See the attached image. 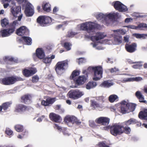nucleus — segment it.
I'll use <instances>...</instances> for the list:
<instances>
[{
	"label": "nucleus",
	"mask_w": 147,
	"mask_h": 147,
	"mask_svg": "<svg viewBox=\"0 0 147 147\" xmlns=\"http://www.w3.org/2000/svg\"><path fill=\"white\" fill-rule=\"evenodd\" d=\"M37 70L35 67H31L28 69H24L23 71V75L26 77H29L35 74Z\"/></svg>",
	"instance_id": "nucleus-16"
},
{
	"label": "nucleus",
	"mask_w": 147,
	"mask_h": 147,
	"mask_svg": "<svg viewBox=\"0 0 147 147\" xmlns=\"http://www.w3.org/2000/svg\"><path fill=\"white\" fill-rule=\"evenodd\" d=\"M137 63L138 64L134 65L132 66V67L135 69H138L140 68L141 66H142V65L140 64V62H136V63Z\"/></svg>",
	"instance_id": "nucleus-50"
},
{
	"label": "nucleus",
	"mask_w": 147,
	"mask_h": 147,
	"mask_svg": "<svg viewBox=\"0 0 147 147\" xmlns=\"http://www.w3.org/2000/svg\"><path fill=\"white\" fill-rule=\"evenodd\" d=\"M133 81H139L142 80V78L140 77L132 78Z\"/></svg>",
	"instance_id": "nucleus-54"
},
{
	"label": "nucleus",
	"mask_w": 147,
	"mask_h": 147,
	"mask_svg": "<svg viewBox=\"0 0 147 147\" xmlns=\"http://www.w3.org/2000/svg\"><path fill=\"white\" fill-rule=\"evenodd\" d=\"M126 27L129 28H131L133 29H135L138 30V27L137 26H135L133 25H129L127 26H125Z\"/></svg>",
	"instance_id": "nucleus-52"
},
{
	"label": "nucleus",
	"mask_w": 147,
	"mask_h": 147,
	"mask_svg": "<svg viewBox=\"0 0 147 147\" xmlns=\"http://www.w3.org/2000/svg\"><path fill=\"white\" fill-rule=\"evenodd\" d=\"M139 117L142 120H146L147 118V109H144L141 111L138 115Z\"/></svg>",
	"instance_id": "nucleus-29"
},
{
	"label": "nucleus",
	"mask_w": 147,
	"mask_h": 147,
	"mask_svg": "<svg viewBox=\"0 0 147 147\" xmlns=\"http://www.w3.org/2000/svg\"><path fill=\"white\" fill-rule=\"evenodd\" d=\"M43 61L45 63H50L51 62V60L50 57H46L43 59Z\"/></svg>",
	"instance_id": "nucleus-51"
},
{
	"label": "nucleus",
	"mask_w": 147,
	"mask_h": 147,
	"mask_svg": "<svg viewBox=\"0 0 147 147\" xmlns=\"http://www.w3.org/2000/svg\"><path fill=\"white\" fill-rule=\"evenodd\" d=\"M69 61L66 60L58 62L56 65L55 70L57 74L60 75L62 74L68 68Z\"/></svg>",
	"instance_id": "nucleus-6"
},
{
	"label": "nucleus",
	"mask_w": 147,
	"mask_h": 147,
	"mask_svg": "<svg viewBox=\"0 0 147 147\" xmlns=\"http://www.w3.org/2000/svg\"><path fill=\"white\" fill-rule=\"evenodd\" d=\"M26 109V106L22 104H18L16 106L15 111L16 113H21L25 111Z\"/></svg>",
	"instance_id": "nucleus-27"
},
{
	"label": "nucleus",
	"mask_w": 147,
	"mask_h": 147,
	"mask_svg": "<svg viewBox=\"0 0 147 147\" xmlns=\"http://www.w3.org/2000/svg\"><path fill=\"white\" fill-rule=\"evenodd\" d=\"M5 132L7 135L10 136L11 135L13 134V131L9 128H6Z\"/></svg>",
	"instance_id": "nucleus-49"
},
{
	"label": "nucleus",
	"mask_w": 147,
	"mask_h": 147,
	"mask_svg": "<svg viewBox=\"0 0 147 147\" xmlns=\"http://www.w3.org/2000/svg\"><path fill=\"white\" fill-rule=\"evenodd\" d=\"M135 95L136 96L139 100L140 102L145 103H146V101L144 100V97L140 91H137Z\"/></svg>",
	"instance_id": "nucleus-32"
},
{
	"label": "nucleus",
	"mask_w": 147,
	"mask_h": 147,
	"mask_svg": "<svg viewBox=\"0 0 147 147\" xmlns=\"http://www.w3.org/2000/svg\"><path fill=\"white\" fill-rule=\"evenodd\" d=\"M14 31V28L0 30V37H4L8 36L12 33Z\"/></svg>",
	"instance_id": "nucleus-17"
},
{
	"label": "nucleus",
	"mask_w": 147,
	"mask_h": 147,
	"mask_svg": "<svg viewBox=\"0 0 147 147\" xmlns=\"http://www.w3.org/2000/svg\"><path fill=\"white\" fill-rule=\"evenodd\" d=\"M124 128V131L127 134L129 133L131 131V129L130 127L128 126L125 127Z\"/></svg>",
	"instance_id": "nucleus-56"
},
{
	"label": "nucleus",
	"mask_w": 147,
	"mask_h": 147,
	"mask_svg": "<svg viewBox=\"0 0 147 147\" xmlns=\"http://www.w3.org/2000/svg\"><path fill=\"white\" fill-rule=\"evenodd\" d=\"M136 45L135 43H133L131 45L126 44L125 48L128 52L132 53L134 52L136 50Z\"/></svg>",
	"instance_id": "nucleus-23"
},
{
	"label": "nucleus",
	"mask_w": 147,
	"mask_h": 147,
	"mask_svg": "<svg viewBox=\"0 0 147 147\" xmlns=\"http://www.w3.org/2000/svg\"><path fill=\"white\" fill-rule=\"evenodd\" d=\"M112 31L115 34H121L122 35H124L127 32V30L124 29L114 30H113Z\"/></svg>",
	"instance_id": "nucleus-36"
},
{
	"label": "nucleus",
	"mask_w": 147,
	"mask_h": 147,
	"mask_svg": "<svg viewBox=\"0 0 147 147\" xmlns=\"http://www.w3.org/2000/svg\"><path fill=\"white\" fill-rule=\"evenodd\" d=\"M53 127L55 129H56L60 131H62L63 134L66 136H69V134L67 131L66 130L65 128L62 127L59 125L57 124L54 123Z\"/></svg>",
	"instance_id": "nucleus-24"
},
{
	"label": "nucleus",
	"mask_w": 147,
	"mask_h": 147,
	"mask_svg": "<svg viewBox=\"0 0 147 147\" xmlns=\"http://www.w3.org/2000/svg\"><path fill=\"white\" fill-rule=\"evenodd\" d=\"M64 121L69 126H72L74 123L78 125L81 123V122L79 120L73 116H68L66 117L64 119Z\"/></svg>",
	"instance_id": "nucleus-11"
},
{
	"label": "nucleus",
	"mask_w": 147,
	"mask_h": 147,
	"mask_svg": "<svg viewBox=\"0 0 147 147\" xmlns=\"http://www.w3.org/2000/svg\"><path fill=\"white\" fill-rule=\"evenodd\" d=\"M98 146L99 147H107L108 146L103 142H100L98 143Z\"/></svg>",
	"instance_id": "nucleus-55"
},
{
	"label": "nucleus",
	"mask_w": 147,
	"mask_h": 147,
	"mask_svg": "<svg viewBox=\"0 0 147 147\" xmlns=\"http://www.w3.org/2000/svg\"><path fill=\"white\" fill-rule=\"evenodd\" d=\"M39 79L38 76L37 75H35L32 77V81L33 82H36L38 81Z\"/></svg>",
	"instance_id": "nucleus-53"
},
{
	"label": "nucleus",
	"mask_w": 147,
	"mask_h": 147,
	"mask_svg": "<svg viewBox=\"0 0 147 147\" xmlns=\"http://www.w3.org/2000/svg\"><path fill=\"white\" fill-rule=\"evenodd\" d=\"M89 125L91 127H93L94 125V123L92 121H89Z\"/></svg>",
	"instance_id": "nucleus-63"
},
{
	"label": "nucleus",
	"mask_w": 147,
	"mask_h": 147,
	"mask_svg": "<svg viewBox=\"0 0 147 147\" xmlns=\"http://www.w3.org/2000/svg\"><path fill=\"white\" fill-rule=\"evenodd\" d=\"M15 130L18 132H22L24 129L23 126L20 124L16 125L15 126Z\"/></svg>",
	"instance_id": "nucleus-39"
},
{
	"label": "nucleus",
	"mask_w": 147,
	"mask_h": 147,
	"mask_svg": "<svg viewBox=\"0 0 147 147\" xmlns=\"http://www.w3.org/2000/svg\"><path fill=\"white\" fill-rule=\"evenodd\" d=\"M99 25L96 22H86L82 23L78 26V27L80 30H85L91 35L95 34V30L98 28Z\"/></svg>",
	"instance_id": "nucleus-3"
},
{
	"label": "nucleus",
	"mask_w": 147,
	"mask_h": 147,
	"mask_svg": "<svg viewBox=\"0 0 147 147\" xmlns=\"http://www.w3.org/2000/svg\"><path fill=\"white\" fill-rule=\"evenodd\" d=\"M37 22L42 26H44L46 24L50 23L52 20L51 18L46 16H41L37 19Z\"/></svg>",
	"instance_id": "nucleus-14"
},
{
	"label": "nucleus",
	"mask_w": 147,
	"mask_h": 147,
	"mask_svg": "<svg viewBox=\"0 0 147 147\" xmlns=\"http://www.w3.org/2000/svg\"><path fill=\"white\" fill-rule=\"evenodd\" d=\"M28 30L26 27L24 26H23L17 30L16 33L18 35L22 36Z\"/></svg>",
	"instance_id": "nucleus-30"
},
{
	"label": "nucleus",
	"mask_w": 147,
	"mask_h": 147,
	"mask_svg": "<svg viewBox=\"0 0 147 147\" xmlns=\"http://www.w3.org/2000/svg\"><path fill=\"white\" fill-rule=\"evenodd\" d=\"M22 99L25 103L29 104L31 102V96L30 95H25L22 97Z\"/></svg>",
	"instance_id": "nucleus-33"
},
{
	"label": "nucleus",
	"mask_w": 147,
	"mask_h": 147,
	"mask_svg": "<svg viewBox=\"0 0 147 147\" xmlns=\"http://www.w3.org/2000/svg\"><path fill=\"white\" fill-rule=\"evenodd\" d=\"M3 59L6 62H7L8 61H13L15 62H16L17 61V59L16 58H13L11 56L5 57Z\"/></svg>",
	"instance_id": "nucleus-38"
},
{
	"label": "nucleus",
	"mask_w": 147,
	"mask_h": 147,
	"mask_svg": "<svg viewBox=\"0 0 147 147\" xmlns=\"http://www.w3.org/2000/svg\"><path fill=\"white\" fill-rule=\"evenodd\" d=\"M42 7L43 10L47 12H49L51 10V5L49 3H43Z\"/></svg>",
	"instance_id": "nucleus-31"
},
{
	"label": "nucleus",
	"mask_w": 147,
	"mask_h": 147,
	"mask_svg": "<svg viewBox=\"0 0 147 147\" xmlns=\"http://www.w3.org/2000/svg\"><path fill=\"white\" fill-rule=\"evenodd\" d=\"M112 5L119 12H125L128 10L127 7L120 1H114L112 3Z\"/></svg>",
	"instance_id": "nucleus-13"
},
{
	"label": "nucleus",
	"mask_w": 147,
	"mask_h": 147,
	"mask_svg": "<svg viewBox=\"0 0 147 147\" xmlns=\"http://www.w3.org/2000/svg\"><path fill=\"white\" fill-rule=\"evenodd\" d=\"M76 61L79 64L85 63L86 62V59L84 58H80L77 59Z\"/></svg>",
	"instance_id": "nucleus-48"
},
{
	"label": "nucleus",
	"mask_w": 147,
	"mask_h": 147,
	"mask_svg": "<svg viewBox=\"0 0 147 147\" xmlns=\"http://www.w3.org/2000/svg\"><path fill=\"white\" fill-rule=\"evenodd\" d=\"M96 19L107 26L112 24L118 16V13L112 12L104 13L101 12L97 13L95 14Z\"/></svg>",
	"instance_id": "nucleus-2"
},
{
	"label": "nucleus",
	"mask_w": 147,
	"mask_h": 147,
	"mask_svg": "<svg viewBox=\"0 0 147 147\" xmlns=\"http://www.w3.org/2000/svg\"><path fill=\"white\" fill-rule=\"evenodd\" d=\"M49 117L52 121L55 122H60L62 120L60 116L53 113H51L49 115Z\"/></svg>",
	"instance_id": "nucleus-21"
},
{
	"label": "nucleus",
	"mask_w": 147,
	"mask_h": 147,
	"mask_svg": "<svg viewBox=\"0 0 147 147\" xmlns=\"http://www.w3.org/2000/svg\"><path fill=\"white\" fill-rule=\"evenodd\" d=\"M8 24V20L6 18H4L1 21V24L3 27H5Z\"/></svg>",
	"instance_id": "nucleus-44"
},
{
	"label": "nucleus",
	"mask_w": 147,
	"mask_h": 147,
	"mask_svg": "<svg viewBox=\"0 0 147 147\" xmlns=\"http://www.w3.org/2000/svg\"><path fill=\"white\" fill-rule=\"evenodd\" d=\"M119 97L118 96L115 94H112L110 95L109 97V101L111 103L117 100Z\"/></svg>",
	"instance_id": "nucleus-37"
},
{
	"label": "nucleus",
	"mask_w": 147,
	"mask_h": 147,
	"mask_svg": "<svg viewBox=\"0 0 147 147\" xmlns=\"http://www.w3.org/2000/svg\"><path fill=\"white\" fill-rule=\"evenodd\" d=\"M22 79L20 77L17 76L7 77L0 79V83L5 85H9L14 84L17 81L21 80Z\"/></svg>",
	"instance_id": "nucleus-7"
},
{
	"label": "nucleus",
	"mask_w": 147,
	"mask_h": 147,
	"mask_svg": "<svg viewBox=\"0 0 147 147\" xmlns=\"http://www.w3.org/2000/svg\"><path fill=\"white\" fill-rule=\"evenodd\" d=\"M118 69L116 68H112L110 70V72L112 73H114L115 71H118Z\"/></svg>",
	"instance_id": "nucleus-62"
},
{
	"label": "nucleus",
	"mask_w": 147,
	"mask_h": 147,
	"mask_svg": "<svg viewBox=\"0 0 147 147\" xmlns=\"http://www.w3.org/2000/svg\"><path fill=\"white\" fill-rule=\"evenodd\" d=\"M13 5L11 9V12L12 15L15 18L18 17V20L20 21L22 17V14L21 13V9L20 7L16 6L15 3H11Z\"/></svg>",
	"instance_id": "nucleus-9"
},
{
	"label": "nucleus",
	"mask_w": 147,
	"mask_h": 147,
	"mask_svg": "<svg viewBox=\"0 0 147 147\" xmlns=\"http://www.w3.org/2000/svg\"><path fill=\"white\" fill-rule=\"evenodd\" d=\"M36 55L40 59H43L45 56L44 51L42 48H38L36 50Z\"/></svg>",
	"instance_id": "nucleus-22"
},
{
	"label": "nucleus",
	"mask_w": 147,
	"mask_h": 147,
	"mask_svg": "<svg viewBox=\"0 0 147 147\" xmlns=\"http://www.w3.org/2000/svg\"><path fill=\"white\" fill-rule=\"evenodd\" d=\"M115 83L112 81L110 80L104 81L100 84V87L102 88H109L114 85Z\"/></svg>",
	"instance_id": "nucleus-20"
},
{
	"label": "nucleus",
	"mask_w": 147,
	"mask_h": 147,
	"mask_svg": "<svg viewBox=\"0 0 147 147\" xmlns=\"http://www.w3.org/2000/svg\"><path fill=\"white\" fill-rule=\"evenodd\" d=\"M133 82L132 78H123L122 82L123 83H125L126 82Z\"/></svg>",
	"instance_id": "nucleus-47"
},
{
	"label": "nucleus",
	"mask_w": 147,
	"mask_h": 147,
	"mask_svg": "<svg viewBox=\"0 0 147 147\" xmlns=\"http://www.w3.org/2000/svg\"><path fill=\"white\" fill-rule=\"evenodd\" d=\"M11 104L12 102L11 101L6 102L2 104L0 106V112H1L3 109L4 111H6Z\"/></svg>",
	"instance_id": "nucleus-28"
},
{
	"label": "nucleus",
	"mask_w": 147,
	"mask_h": 147,
	"mask_svg": "<svg viewBox=\"0 0 147 147\" xmlns=\"http://www.w3.org/2000/svg\"><path fill=\"white\" fill-rule=\"evenodd\" d=\"M19 25V23L17 20L14 21L12 24V26L13 27L15 28V26H18Z\"/></svg>",
	"instance_id": "nucleus-58"
},
{
	"label": "nucleus",
	"mask_w": 147,
	"mask_h": 147,
	"mask_svg": "<svg viewBox=\"0 0 147 147\" xmlns=\"http://www.w3.org/2000/svg\"><path fill=\"white\" fill-rule=\"evenodd\" d=\"M77 34L76 32H73L71 30L69 31L66 35V36L69 37H72Z\"/></svg>",
	"instance_id": "nucleus-43"
},
{
	"label": "nucleus",
	"mask_w": 147,
	"mask_h": 147,
	"mask_svg": "<svg viewBox=\"0 0 147 147\" xmlns=\"http://www.w3.org/2000/svg\"><path fill=\"white\" fill-rule=\"evenodd\" d=\"M25 13L26 16L30 17L33 16L34 13V7L32 5L28 2H25Z\"/></svg>",
	"instance_id": "nucleus-15"
},
{
	"label": "nucleus",
	"mask_w": 147,
	"mask_h": 147,
	"mask_svg": "<svg viewBox=\"0 0 147 147\" xmlns=\"http://www.w3.org/2000/svg\"><path fill=\"white\" fill-rule=\"evenodd\" d=\"M110 131L112 135L116 136L123 133L124 128L121 125L115 124L111 127Z\"/></svg>",
	"instance_id": "nucleus-8"
},
{
	"label": "nucleus",
	"mask_w": 147,
	"mask_h": 147,
	"mask_svg": "<svg viewBox=\"0 0 147 147\" xmlns=\"http://www.w3.org/2000/svg\"><path fill=\"white\" fill-rule=\"evenodd\" d=\"M56 100L55 98H51L49 97L46 99V101L43 100L41 102L42 105L45 106H48L52 104Z\"/></svg>",
	"instance_id": "nucleus-25"
},
{
	"label": "nucleus",
	"mask_w": 147,
	"mask_h": 147,
	"mask_svg": "<svg viewBox=\"0 0 147 147\" xmlns=\"http://www.w3.org/2000/svg\"><path fill=\"white\" fill-rule=\"evenodd\" d=\"M110 119L106 117H101L96 119L95 120V122L98 124H101L102 125L105 126L104 127V129L107 130L109 129V126L107 125L110 122Z\"/></svg>",
	"instance_id": "nucleus-12"
},
{
	"label": "nucleus",
	"mask_w": 147,
	"mask_h": 147,
	"mask_svg": "<svg viewBox=\"0 0 147 147\" xmlns=\"http://www.w3.org/2000/svg\"><path fill=\"white\" fill-rule=\"evenodd\" d=\"M137 121L135 119L131 118L125 122V123L127 125H129L132 124L137 123Z\"/></svg>",
	"instance_id": "nucleus-41"
},
{
	"label": "nucleus",
	"mask_w": 147,
	"mask_h": 147,
	"mask_svg": "<svg viewBox=\"0 0 147 147\" xmlns=\"http://www.w3.org/2000/svg\"><path fill=\"white\" fill-rule=\"evenodd\" d=\"M80 74V72L78 70H75L73 71L70 77V78L71 79H76L75 77L78 76Z\"/></svg>",
	"instance_id": "nucleus-40"
},
{
	"label": "nucleus",
	"mask_w": 147,
	"mask_h": 147,
	"mask_svg": "<svg viewBox=\"0 0 147 147\" xmlns=\"http://www.w3.org/2000/svg\"><path fill=\"white\" fill-rule=\"evenodd\" d=\"M91 102L92 106L93 107L94 109L96 108L99 109H100L102 108V107L101 105L98 104L95 101L92 100H91Z\"/></svg>",
	"instance_id": "nucleus-35"
},
{
	"label": "nucleus",
	"mask_w": 147,
	"mask_h": 147,
	"mask_svg": "<svg viewBox=\"0 0 147 147\" xmlns=\"http://www.w3.org/2000/svg\"><path fill=\"white\" fill-rule=\"evenodd\" d=\"M134 35L137 38H142L144 39L147 36V35L146 34H134Z\"/></svg>",
	"instance_id": "nucleus-42"
},
{
	"label": "nucleus",
	"mask_w": 147,
	"mask_h": 147,
	"mask_svg": "<svg viewBox=\"0 0 147 147\" xmlns=\"http://www.w3.org/2000/svg\"><path fill=\"white\" fill-rule=\"evenodd\" d=\"M147 27L146 24L142 23L140 24L138 26V30H142L144 28H146Z\"/></svg>",
	"instance_id": "nucleus-45"
},
{
	"label": "nucleus",
	"mask_w": 147,
	"mask_h": 147,
	"mask_svg": "<svg viewBox=\"0 0 147 147\" xmlns=\"http://www.w3.org/2000/svg\"><path fill=\"white\" fill-rule=\"evenodd\" d=\"M18 40L20 43H22L28 45L32 44V39L28 37L22 36L20 38H18Z\"/></svg>",
	"instance_id": "nucleus-19"
},
{
	"label": "nucleus",
	"mask_w": 147,
	"mask_h": 147,
	"mask_svg": "<svg viewBox=\"0 0 147 147\" xmlns=\"http://www.w3.org/2000/svg\"><path fill=\"white\" fill-rule=\"evenodd\" d=\"M115 106L121 107V112L123 114L129 113L133 111L135 109L136 105L134 104L128 103L125 100L122 101L120 103L116 104Z\"/></svg>",
	"instance_id": "nucleus-4"
},
{
	"label": "nucleus",
	"mask_w": 147,
	"mask_h": 147,
	"mask_svg": "<svg viewBox=\"0 0 147 147\" xmlns=\"http://www.w3.org/2000/svg\"><path fill=\"white\" fill-rule=\"evenodd\" d=\"M118 35L115 34L114 32L112 34V36L114 37V41L115 42V44L117 45L121 43L123 40L122 36H118Z\"/></svg>",
	"instance_id": "nucleus-26"
},
{
	"label": "nucleus",
	"mask_w": 147,
	"mask_h": 147,
	"mask_svg": "<svg viewBox=\"0 0 147 147\" xmlns=\"http://www.w3.org/2000/svg\"><path fill=\"white\" fill-rule=\"evenodd\" d=\"M68 94L70 98L75 100L80 98L83 96L84 94V92L78 90H75L69 91Z\"/></svg>",
	"instance_id": "nucleus-10"
},
{
	"label": "nucleus",
	"mask_w": 147,
	"mask_h": 147,
	"mask_svg": "<svg viewBox=\"0 0 147 147\" xmlns=\"http://www.w3.org/2000/svg\"><path fill=\"white\" fill-rule=\"evenodd\" d=\"M63 46L67 51H69L71 49V44L68 42H65L64 43Z\"/></svg>",
	"instance_id": "nucleus-46"
},
{
	"label": "nucleus",
	"mask_w": 147,
	"mask_h": 147,
	"mask_svg": "<svg viewBox=\"0 0 147 147\" xmlns=\"http://www.w3.org/2000/svg\"><path fill=\"white\" fill-rule=\"evenodd\" d=\"M96 86L97 84L96 82L92 81L89 82L87 84L86 88L87 89L89 90L95 87Z\"/></svg>",
	"instance_id": "nucleus-34"
},
{
	"label": "nucleus",
	"mask_w": 147,
	"mask_h": 147,
	"mask_svg": "<svg viewBox=\"0 0 147 147\" xmlns=\"http://www.w3.org/2000/svg\"><path fill=\"white\" fill-rule=\"evenodd\" d=\"M89 71L92 70L94 72L93 80L95 81L100 80L102 77L103 70L101 66H90L88 69Z\"/></svg>",
	"instance_id": "nucleus-5"
},
{
	"label": "nucleus",
	"mask_w": 147,
	"mask_h": 147,
	"mask_svg": "<svg viewBox=\"0 0 147 147\" xmlns=\"http://www.w3.org/2000/svg\"><path fill=\"white\" fill-rule=\"evenodd\" d=\"M133 21V19L131 18H127L125 19V23H128L131 22Z\"/></svg>",
	"instance_id": "nucleus-59"
},
{
	"label": "nucleus",
	"mask_w": 147,
	"mask_h": 147,
	"mask_svg": "<svg viewBox=\"0 0 147 147\" xmlns=\"http://www.w3.org/2000/svg\"><path fill=\"white\" fill-rule=\"evenodd\" d=\"M127 62L130 64H131L132 63H136V62H133V61L132 60H131L129 59H128L127 60Z\"/></svg>",
	"instance_id": "nucleus-64"
},
{
	"label": "nucleus",
	"mask_w": 147,
	"mask_h": 147,
	"mask_svg": "<svg viewBox=\"0 0 147 147\" xmlns=\"http://www.w3.org/2000/svg\"><path fill=\"white\" fill-rule=\"evenodd\" d=\"M87 79V76H79L77 78L74 79L76 84L79 85L84 84Z\"/></svg>",
	"instance_id": "nucleus-18"
},
{
	"label": "nucleus",
	"mask_w": 147,
	"mask_h": 147,
	"mask_svg": "<svg viewBox=\"0 0 147 147\" xmlns=\"http://www.w3.org/2000/svg\"><path fill=\"white\" fill-rule=\"evenodd\" d=\"M129 35H126L124 36L123 37L124 41L125 42H129Z\"/></svg>",
	"instance_id": "nucleus-57"
},
{
	"label": "nucleus",
	"mask_w": 147,
	"mask_h": 147,
	"mask_svg": "<svg viewBox=\"0 0 147 147\" xmlns=\"http://www.w3.org/2000/svg\"><path fill=\"white\" fill-rule=\"evenodd\" d=\"M59 11V8L57 7H55L53 10V13L54 14H56Z\"/></svg>",
	"instance_id": "nucleus-60"
},
{
	"label": "nucleus",
	"mask_w": 147,
	"mask_h": 147,
	"mask_svg": "<svg viewBox=\"0 0 147 147\" xmlns=\"http://www.w3.org/2000/svg\"><path fill=\"white\" fill-rule=\"evenodd\" d=\"M45 118V116L44 115H42L37 120V121L39 122H41L42 121V120Z\"/></svg>",
	"instance_id": "nucleus-61"
},
{
	"label": "nucleus",
	"mask_w": 147,
	"mask_h": 147,
	"mask_svg": "<svg viewBox=\"0 0 147 147\" xmlns=\"http://www.w3.org/2000/svg\"><path fill=\"white\" fill-rule=\"evenodd\" d=\"M106 36V35L103 33H96L95 36H90L91 40L93 42L90 43V45L96 49H103L104 48L102 47V44H110L112 42V41L110 40L106 39L104 41L101 40Z\"/></svg>",
	"instance_id": "nucleus-1"
}]
</instances>
